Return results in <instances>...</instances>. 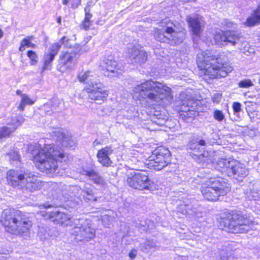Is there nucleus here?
I'll list each match as a JSON object with an SVG mask.
<instances>
[{"label":"nucleus","instance_id":"obj_1","mask_svg":"<svg viewBox=\"0 0 260 260\" xmlns=\"http://www.w3.org/2000/svg\"><path fill=\"white\" fill-rule=\"evenodd\" d=\"M133 96L141 101L148 99L156 104L167 105L173 101L171 89L163 83L148 80L134 88Z\"/></svg>","mask_w":260,"mask_h":260},{"label":"nucleus","instance_id":"obj_2","mask_svg":"<svg viewBox=\"0 0 260 260\" xmlns=\"http://www.w3.org/2000/svg\"><path fill=\"white\" fill-rule=\"evenodd\" d=\"M34 148L31 150L34 164L40 171L47 174L55 172L58 168L57 161H61L66 155L62 149L54 144Z\"/></svg>","mask_w":260,"mask_h":260},{"label":"nucleus","instance_id":"obj_3","mask_svg":"<svg viewBox=\"0 0 260 260\" xmlns=\"http://www.w3.org/2000/svg\"><path fill=\"white\" fill-rule=\"evenodd\" d=\"M197 62L203 73L211 78L226 77L233 70L232 67L223 61L220 55H214L209 50L198 55Z\"/></svg>","mask_w":260,"mask_h":260},{"label":"nucleus","instance_id":"obj_4","mask_svg":"<svg viewBox=\"0 0 260 260\" xmlns=\"http://www.w3.org/2000/svg\"><path fill=\"white\" fill-rule=\"evenodd\" d=\"M1 223L7 232L22 236L29 233L32 222L19 211L6 209L1 215Z\"/></svg>","mask_w":260,"mask_h":260},{"label":"nucleus","instance_id":"obj_5","mask_svg":"<svg viewBox=\"0 0 260 260\" xmlns=\"http://www.w3.org/2000/svg\"><path fill=\"white\" fill-rule=\"evenodd\" d=\"M219 227L229 232L245 233L253 226L252 218L242 215L240 212L232 211L222 214L218 219Z\"/></svg>","mask_w":260,"mask_h":260},{"label":"nucleus","instance_id":"obj_6","mask_svg":"<svg viewBox=\"0 0 260 260\" xmlns=\"http://www.w3.org/2000/svg\"><path fill=\"white\" fill-rule=\"evenodd\" d=\"M161 29L154 30L155 39L160 42L177 45L181 43L185 37L183 28L178 23H174L168 19L160 22Z\"/></svg>","mask_w":260,"mask_h":260},{"label":"nucleus","instance_id":"obj_7","mask_svg":"<svg viewBox=\"0 0 260 260\" xmlns=\"http://www.w3.org/2000/svg\"><path fill=\"white\" fill-rule=\"evenodd\" d=\"M201 188L204 197L208 201L215 202L220 196H223L230 191V187L225 179L221 177H211L204 183Z\"/></svg>","mask_w":260,"mask_h":260},{"label":"nucleus","instance_id":"obj_8","mask_svg":"<svg viewBox=\"0 0 260 260\" xmlns=\"http://www.w3.org/2000/svg\"><path fill=\"white\" fill-rule=\"evenodd\" d=\"M72 234L77 241L88 242L94 238L95 230L90 220L80 219L75 222Z\"/></svg>","mask_w":260,"mask_h":260},{"label":"nucleus","instance_id":"obj_9","mask_svg":"<svg viewBox=\"0 0 260 260\" xmlns=\"http://www.w3.org/2000/svg\"><path fill=\"white\" fill-rule=\"evenodd\" d=\"M170 152L169 150L160 147L154 151L145 165L150 169L159 171L166 167L170 161Z\"/></svg>","mask_w":260,"mask_h":260},{"label":"nucleus","instance_id":"obj_10","mask_svg":"<svg viewBox=\"0 0 260 260\" xmlns=\"http://www.w3.org/2000/svg\"><path fill=\"white\" fill-rule=\"evenodd\" d=\"M126 182L129 186L139 190H153L155 188V183L144 172H132L128 175Z\"/></svg>","mask_w":260,"mask_h":260},{"label":"nucleus","instance_id":"obj_11","mask_svg":"<svg viewBox=\"0 0 260 260\" xmlns=\"http://www.w3.org/2000/svg\"><path fill=\"white\" fill-rule=\"evenodd\" d=\"M84 89L88 94V98L101 104L105 101L109 95V91L100 80L95 81L93 84H90Z\"/></svg>","mask_w":260,"mask_h":260},{"label":"nucleus","instance_id":"obj_12","mask_svg":"<svg viewBox=\"0 0 260 260\" xmlns=\"http://www.w3.org/2000/svg\"><path fill=\"white\" fill-rule=\"evenodd\" d=\"M239 34L234 31L221 30L216 31L214 35V39L218 47L225 46L228 43L234 45L239 40Z\"/></svg>","mask_w":260,"mask_h":260},{"label":"nucleus","instance_id":"obj_13","mask_svg":"<svg viewBox=\"0 0 260 260\" xmlns=\"http://www.w3.org/2000/svg\"><path fill=\"white\" fill-rule=\"evenodd\" d=\"M78 50H68L62 51L60 55L58 70L61 72H64L68 70H71L73 67V61L79 56Z\"/></svg>","mask_w":260,"mask_h":260},{"label":"nucleus","instance_id":"obj_14","mask_svg":"<svg viewBox=\"0 0 260 260\" xmlns=\"http://www.w3.org/2000/svg\"><path fill=\"white\" fill-rule=\"evenodd\" d=\"M186 20L193 36V41L197 40L204 26V21L202 17L197 14H192L188 16Z\"/></svg>","mask_w":260,"mask_h":260},{"label":"nucleus","instance_id":"obj_15","mask_svg":"<svg viewBox=\"0 0 260 260\" xmlns=\"http://www.w3.org/2000/svg\"><path fill=\"white\" fill-rule=\"evenodd\" d=\"M24 176L22 188H25L31 192L41 188L42 182L38 179L37 176L31 173H24Z\"/></svg>","mask_w":260,"mask_h":260},{"label":"nucleus","instance_id":"obj_16","mask_svg":"<svg viewBox=\"0 0 260 260\" xmlns=\"http://www.w3.org/2000/svg\"><path fill=\"white\" fill-rule=\"evenodd\" d=\"M102 66L109 73L107 75L111 77H117L121 75L124 69L122 62H117L116 60L112 59L104 61Z\"/></svg>","mask_w":260,"mask_h":260},{"label":"nucleus","instance_id":"obj_17","mask_svg":"<svg viewBox=\"0 0 260 260\" xmlns=\"http://www.w3.org/2000/svg\"><path fill=\"white\" fill-rule=\"evenodd\" d=\"M228 174L234 178L245 177L248 174V170L243 164L236 160H232Z\"/></svg>","mask_w":260,"mask_h":260},{"label":"nucleus","instance_id":"obj_18","mask_svg":"<svg viewBox=\"0 0 260 260\" xmlns=\"http://www.w3.org/2000/svg\"><path fill=\"white\" fill-rule=\"evenodd\" d=\"M24 173L19 171L10 170L7 173V179L8 183L14 187L22 188Z\"/></svg>","mask_w":260,"mask_h":260},{"label":"nucleus","instance_id":"obj_19","mask_svg":"<svg viewBox=\"0 0 260 260\" xmlns=\"http://www.w3.org/2000/svg\"><path fill=\"white\" fill-rule=\"evenodd\" d=\"M113 153L111 147H105L99 150L97 153L98 161L104 166L109 167L112 164L110 155Z\"/></svg>","mask_w":260,"mask_h":260},{"label":"nucleus","instance_id":"obj_20","mask_svg":"<svg viewBox=\"0 0 260 260\" xmlns=\"http://www.w3.org/2000/svg\"><path fill=\"white\" fill-rule=\"evenodd\" d=\"M45 217L54 222L61 224L66 223L72 218L70 215L58 211L52 212L48 215H46Z\"/></svg>","mask_w":260,"mask_h":260},{"label":"nucleus","instance_id":"obj_21","mask_svg":"<svg viewBox=\"0 0 260 260\" xmlns=\"http://www.w3.org/2000/svg\"><path fill=\"white\" fill-rule=\"evenodd\" d=\"M78 79L79 82L85 84L84 87H86L90 84H93L95 81L99 80L96 75L89 71L80 72L78 75Z\"/></svg>","mask_w":260,"mask_h":260},{"label":"nucleus","instance_id":"obj_22","mask_svg":"<svg viewBox=\"0 0 260 260\" xmlns=\"http://www.w3.org/2000/svg\"><path fill=\"white\" fill-rule=\"evenodd\" d=\"M80 172L82 175L87 176L90 180L97 185H102L105 183L103 178L93 170H87L82 169Z\"/></svg>","mask_w":260,"mask_h":260},{"label":"nucleus","instance_id":"obj_23","mask_svg":"<svg viewBox=\"0 0 260 260\" xmlns=\"http://www.w3.org/2000/svg\"><path fill=\"white\" fill-rule=\"evenodd\" d=\"M177 211L183 215H192L195 213V208L188 201H180L177 204Z\"/></svg>","mask_w":260,"mask_h":260},{"label":"nucleus","instance_id":"obj_24","mask_svg":"<svg viewBox=\"0 0 260 260\" xmlns=\"http://www.w3.org/2000/svg\"><path fill=\"white\" fill-rule=\"evenodd\" d=\"M260 23V4L257 9L253 11L244 23L247 26H253Z\"/></svg>","mask_w":260,"mask_h":260},{"label":"nucleus","instance_id":"obj_25","mask_svg":"<svg viewBox=\"0 0 260 260\" xmlns=\"http://www.w3.org/2000/svg\"><path fill=\"white\" fill-rule=\"evenodd\" d=\"M133 52L131 55L132 59L135 62L142 63L147 60V55L144 50H132Z\"/></svg>","mask_w":260,"mask_h":260},{"label":"nucleus","instance_id":"obj_26","mask_svg":"<svg viewBox=\"0 0 260 260\" xmlns=\"http://www.w3.org/2000/svg\"><path fill=\"white\" fill-rule=\"evenodd\" d=\"M81 196L86 202H96L98 197L95 196L93 190L84 188L82 190Z\"/></svg>","mask_w":260,"mask_h":260},{"label":"nucleus","instance_id":"obj_27","mask_svg":"<svg viewBox=\"0 0 260 260\" xmlns=\"http://www.w3.org/2000/svg\"><path fill=\"white\" fill-rule=\"evenodd\" d=\"M57 50H51L48 53L45 54L44 57V66L42 68L43 71L49 69L50 63L53 60L54 56L57 54Z\"/></svg>","mask_w":260,"mask_h":260},{"label":"nucleus","instance_id":"obj_28","mask_svg":"<svg viewBox=\"0 0 260 260\" xmlns=\"http://www.w3.org/2000/svg\"><path fill=\"white\" fill-rule=\"evenodd\" d=\"M62 146L64 147H72L75 145V142L73 140L70 134L66 132L61 140H59Z\"/></svg>","mask_w":260,"mask_h":260},{"label":"nucleus","instance_id":"obj_29","mask_svg":"<svg viewBox=\"0 0 260 260\" xmlns=\"http://www.w3.org/2000/svg\"><path fill=\"white\" fill-rule=\"evenodd\" d=\"M232 160H234V159L221 158L217 161V164L219 168L223 169L228 173L232 166Z\"/></svg>","mask_w":260,"mask_h":260},{"label":"nucleus","instance_id":"obj_30","mask_svg":"<svg viewBox=\"0 0 260 260\" xmlns=\"http://www.w3.org/2000/svg\"><path fill=\"white\" fill-rule=\"evenodd\" d=\"M36 47V45L34 43L33 38L32 37H27L22 40L19 49L21 48H34Z\"/></svg>","mask_w":260,"mask_h":260},{"label":"nucleus","instance_id":"obj_31","mask_svg":"<svg viewBox=\"0 0 260 260\" xmlns=\"http://www.w3.org/2000/svg\"><path fill=\"white\" fill-rule=\"evenodd\" d=\"M7 156L10 163L12 164H17L20 161V155L18 152L15 150H11L7 153Z\"/></svg>","mask_w":260,"mask_h":260},{"label":"nucleus","instance_id":"obj_32","mask_svg":"<svg viewBox=\"0 0 260 260\" xmlns=\"http://www.w3.org/2000/svg\"><path fill=\"white\" fill-rule=\"evenodd\" d=\"M50 134L53 139L59 141V140H61V138L63 137L66 133L61 128H56L50 132Z\"/></svg>","mask_w":260,"mask_h":260},{"label":"nucleus","instance_id":"obj_33","mask_svg":"<svg viewBox=\"0 0 260 260\" xmlns=\"http://www.w3.org/2000/svg\"><path fill=\"white\" fill-rule=\"evenodd\" d=\"M112 219V212L110 211H107V213L103 215L101 217L102 223L106 227L110 225Z\"/></svg>","mask_w":260,"mask_h":260},{"label":"nucleus","instance_id":"obj_34","mask_svg":"<svg viewBox=\"0 0 260 260\" xmlns=\"http://www.w3.org/2000/svg\"><path fill=\"white\" fill-rule=\"evenodd\" d=\"M180 111L182 112L181 114V115H183L184 117H187L189 118L192 117L196 114V112L190 110L189 108L185 106H182L180 108Z\"/></svg>","mask_w":260,"mask_h":260},{"label":"nucleus","instance_id":"obj_35","mask_svg":"<svg viewBox=\"0 0 260 260\" xmlns=\"http://www.w3.org/2000/svg\"><path fill=\"white\" fill-rule=\"evenodd\" d=\"M14 131L13 130V126H12V127L7 126L1 127L0 128V137H7Z\"/></svg>","mask_w":260,"mask_h":260},{"label":"nucleus","instance_id":"obj_36","mask_svg":"<svg viewBox=\"0 0 260 260\" xmlns=\"http://www.w3.org/2000/svg\"><path fill=\"white\" fill-rule=\"evenodd\" d=\"M27 56L30 58L31 60L30 64L31 65L36 64L38 60V56L35 52L32 50H29L27 52Z\"/></svg>","mask_w":260,"mask_h":260},{"label":"nucleus","instance_id":"obj_37","mask_svg":"<svg viewBox=\"0 0 260 260\" xmlns=\"http://www.w3.org/2000/svg\"><path fill=\"white\" fill-rule=\"evenodd\" d=\"M253 85L252 81L249 79H245L240 81L238 86L241 88H248Z\"/></svg>","mask_w":260,"mask_h":260},{"label":"nucleus","instance_id":"obj_38","mask_svg":"<svg viewBox=\"0 0 260 260\" xmlns=\"http://www.w3.org/2000/svg\"><path fill=\"white\" fill-rule=\"evenodd\" d=\"M24 118L22 116H18L15 121L13 120V122L11 124L13 126V130H15L18 126L24 122Z\"/></svg>","mask_w":260,"mask_h":260},{"label":"nucleus","instance_id":"obj_39","mask_svg":"<svg viewBox=\"0 0 260 260\" xmlns=\"http://www.w3.org/2000/svg\"><path fill=\"white\" fill-rule=\"evenodd\" d=\"M213 116L214 119L218 121H221L224 118L223 112L218 110H216L214 112Z\"/></svg>","mask_w":260,"mask_h":260},{"label":"nucleus","instance_id":"obj_40","mask_svg":"<svg viewBox=\"0 0 260 260\" xmlns=\"http://www.w3.org/2000/svg\"><path fill=\"white\" fill-rule=\"evenodd\" d=\"M21 101L22 103H25L26 105H31L33 104L34 102L32 100L28 97V96L25 94H21Z\"/></svg>","mask_w":260,"mask_h":260},{"label":"nucleus","instance_id":"obj_41","mask_svg":"<svg viewBox=\"0 0 260 260\" xmlns=\"http://www.w3.org/2000/svg\"><path fill=\"white\" fill-rule=\"evenodd\" d=\"M89 7L90 6H89L88 4H87V6L84 8L85 15L84 20L87 21H90V20L92 17V14L89 13Z\"/></svg>","mask_w":260,"mask_h":260},{"label":"nucleus","instance_id":"obj_42","mask_svg":"<svg viewBox=\"0 0 260 260\" xmlns=\"http://www.w3.org/2000/svg\"><path fill=\"white\" fill-rule=\"evenodd\" d=\"M260 197V191H256V190L251 191L248 198L250 200H257Z\"/></svg>","mask_w":260,"mask_h":260},{"label":"nucleus","instance_id":"obj_43","mask_svg":"<svg viewBox=\"0 0 260 260\" xmlns=\"http://www.w3.org/2000/svg\"><path fill=\"white\" fill-rule=\"evenodd\" d=\"M222 94L220 93H215L212 96V102L216 104H218L221 100Z\"/></svg>","mask_w":260,"mask_h":260},{"label":"nucleus","instance_id":"obj_44","mask_svg":"<svg viewBox=\"0 0 260 260\" xmlns=\"http://www.w3.org/2000/svg\"><path fill=\"white\" fill-rule=\"evenodd\" d=\"M189 148L195 152H198L200 150L199 143H196V142H191L189 144Z\"/></svg>","mask_w":260,"mask_h":260},{"label":"nucleus","instance_id":"obj_45","mask_svg":"<svg viewBox=\"0 0 260 260\" xmlns=\"http://www.w3.org/2000/svg\"><path fill=\"white\" fill-rule=\"evenodd\" d=\"M66 37H63L61 40L59 41V42L57 43L56 47L58 48H68V41H67V43H64V40L66 39Z\"/></svg>","mask_w":260,"mask_h":260},{"label":"nucleus","instance_id":"obj_46","mask_svg":"<svg viewBox=\"0 0 260 260\" xmlns=\"http://www.w3.org/2000/svg\"><path fill=\"white\" fill-rule=\"evenodd\" d=\"M81 4V0H71V7L73 9H76Z\"/></svg>","mask_w":260,"mask_h":260},{"label":"nucleus","instance_id":"obj_47","mask_svg":"<svg viewBox=\"0 0 260 260\" xmlns=\"http://www.w3.org/2000/svg\"><path fill=\"white\" fill-rule=\"evenodd\" d=\"M233 108L235 112H239L241 111V104L239 103H234Z\"/></svg>","mask_w":260,"mask_h":260},{"label":"nucleus","instance_id":"obj_48","mask_svg":"<svg viewBox=\"0 0 260 260\" xmlns=\"http://www.w3.org/2000/svg\"><path fill=\"white\" fill-rule=\"evenodd\" d=\"M220 260H230V256L227 253L222 251L220 253Z\"/></svg>","mask_w":260,"mask_h":260},{"label":"nucleus","instance_id":"obj_49","mask_svg":"<svg viewBox=\"0 0 260 260\" xmlns=\"http://www.w3.org/2000/svg\"><path fill=\"white\" fill-rule=\"evenodd\" d=\"M137 255V250L136 249H132L129 253H128V256L131 259H134Z\"/></svg>","mask_w":260,"mask_h":260},{"label":"nucleus","instance_id":"obj_50","mask_svg":"<svg viewBox=\"0 0 260 260\" xmlns=\"http://www.w3.org/2000/svg\"><path fill=\"white\" fill-rule=\"evenodd\" d=\"M91 25L90 21H87L84 20L82 23V26L85 29H87Z\"/></svg>","mask_w":260,"mask_h":260},{"label":"nucleus","instance_id":"obj_51","mask_svg":"<svg viewBox=\"0 0 260 260\" xmlns=\"http://www.w3.org/2000/svg\"><path fill=\"white\" fill-rule=\"evenodd\" d=\"M243 51L242 52L243 54H245L247 56H252L254 54L253 51H250L249 50H243Z\"/></svg>","mask_w":260,"mask_h":260},{"label":"nucleus","instance_id":"obj_52","mask_svg":"<svg viewBox=\"0 0 260 260\" xmlns=\"http://www.w3.org/2000/svg\"><path fill=\"white\" fill-rule=\"evenodd\" d=\"M26 105L25 103H23L22 101H20V103L18 106V109L21 111H23L24 110Z\"/></svg>","mask_w":260,"mask_h":260},{"label":"nucleus","instance_id":"obj_53","mask_svg":"<svg viewBox=\"0 0 260 260\" xmlns=\"http://www.w3.org/2000/svg\"><path fill=\"white\" fill-rule=\"evenodd\" d=\"M176 260H188V258L186 256H178L176 257Z\"/></svg>","mask_w":260,"mask_h":260},{"label":"nucleus","instance_id":"obj_54","mask_svg":"<svg viewBox=\"0 0 260 260\" xmlns=\"http://www.w3.org/2000/svg\"><path fill=\"white\" fill-rule=\"evenodd\" d=\"M235 24L231 21L226 20V25L228 28H231L234 26Z\"/></svg>","mask_w":260,"mask_h":260},{"label":"nucleus","instance_id":"obj_55","mask_svg":"<svg viewBox=\"0 0 260 260\" xmlns=\"http://www.w3.org/2000/svg\"><path fill=\"white\" fill-rule=\"evenodd\" d=\"M196 143H199V146H205L206 144L205 141L204 140H200L199 141H196Z\"/></svg>","mask_w":260,"mask_h":260},{"label":"nucleus","instance_id":"obj_56","mask_svg":"<svg viewBox=\"0 0 260 260\" xmlns=\"http://www.w3.org/2000/svg\"><path fill=\"white\" fill-rule=\"evenodd\" d=\"M69 0H62V3L63 5H67L68 4Z\"/></svg>","mask_w":260,"mask_h":260},{"label":"nucleus","instance_id":"obj_57","mask_svg":"<svg viewBox=\"0 0 260 260\" xmlns=\"http://www.w3.org/2000/svg\"><path fill=\"white\" fill-rule=\"evenodd\" d=\"M49 106V104H45L44 105L43 107V108L44 110H45Z\"/></svg>","mask_w":260,"mask_h":260},{"label":"nucleus","instance_id":"obj_58","mask_svg":"<svg viewBox=\"0 0 260 260\" xmlns=\"http://www.w3.org/2000/svg\"><path fill=\"white\" fill-rule=\"evenodd\" d=\"M3 31L0 28V39L3 37Z\"/></svg>","mask_w":260,"mask_h":260},{"label":"nucleus","instance_id":"obj_59","mask_svg":"<svg viewBox=\"0 0 260 260\" xmlns=\"http://www.w3.org/2000/svg\"><path fill=\"white\" fill-rule=\"evenodd\" d=\"M42 207H43L44 208H46L47 207H50V206H46V205H43H43H40V206H39V208H40L41 209Z\"/></svg>","mask_w":260,"mask_h":260},{"label":"nucleus","instance_id":"obj_60","mask_svg":"<svg viewBox=\"0 0 260 260\" xmlns=\"http://www.w3.org/2000/svg\"><path fill=\"white\" fill-rule=\"evenodd\" d=\"M16 93H17V94L20 95V96H21V94H22L20 90H17L16 91Z\"/></svg>","mask_w":260,"mask_h":260},{"label":"nucleus","instance_id":"obj_61","mask_svg":"<svg viewBox=\"0 0 260 260\" xmlns=\"http://www.w3.org/2000/svg\"><path fill=\"white\" fill-rule=\"evenodd\" d=\"M57 22L58 23H60L61 22V18L59 17L58 18Z\"/></svg>","mask_w":260,"mask_h":260},{"label":"nucleus","instance_id":"obj_62","mask_svg":"<svg viewBox=\"0 0 260 260\" xmlns=\"http://www.w3.org/2000/svg\"><path fill=\"white\" fill-rule=\"evenodd\" d=\"M200 157H204V154H201V155H200Z\"/></svg>","mask_w":260,"mask_h":260},{"label":"nucleus","instance_id":"obj_63","mask_svg":"<svg viewBox=\"0 0 260 260\" xmlns=\"http://www.w3.org/2000/svg\"><path fill=\"white\" fill-rule=\"evenodd\" d=\"M95 143H96V142L94 141V143H93V144L94 145Z\"/></svg>","mask_w":260,"mask_h":260}]
</instances>
